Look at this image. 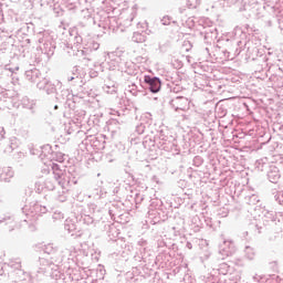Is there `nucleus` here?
Wrapping results in <instances>:
<instances>
[{
	"instance_id": "obj_1",
	"label": "nucleus",
	"mask_w": 283,
	"mask_h": 283,
	"mask_svg": "<svg viewBox=\"0 0 283 283\" xmlns=\"http://www.w3.org/2000/svg\"><path fill=\"white\" fill-rule=\"evenodd\" d=\"M144 81L149 85L150 92H153V94H157V92H160V80H158V77L145 75Z\"/></svg>"
},
{
	"instance_id": "obj_2",
	"label": "nucleus",
	"mask_w": 283,
	"mask_h": 283,
	"mask_svg": "<svg viewBox=\"0 0 283 283\" xmlns=\"http://www.w3.org/2000/svg\"><path fill=\"white\" fill-rule=\"evenodd\" d=\"M54 109H59V106H55Z\"/></svg>"
}]
</instances>
